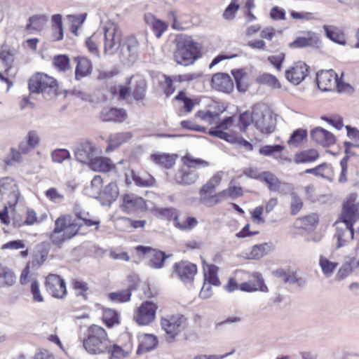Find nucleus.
Here are the masks:
<instances>
[{
    "label": "nucleus",
    "mask_w": 359,
    "mask_h": 359,
    "mask_svg": "<svg viewBox=\"0 0 359 359\" xmlns=\"http://www.w3.org/2000/svg\"><path fill=\"white\" fill-rule=\"evenodd\" d=\"M74 213L75 217L70 215H64L55 220V227L50 237L54 245L61 246L65 241L76 236L83 225L88 227L95 226V229H98L100 222L89 219L88 212H81L75 208Z\"/></svg>",
    "instance_id": "f257e3e1"
},
{
    "label": "nucleus",
    "mask_w": 359,
    "mask_h": 359,
    "mask_svg": "<svg viewBox=\"0 0 359 359\" xmlns=\"http://www.w3.org/2000/svg\"><path fill=\"white\" fill-rule=\"evenodd\" d=\"M176 41L174 59L177 64L188 66L201 56L200 46L191 36L180 34L177 36Z\"/></svg>",
    "instance_id": "f03ea898"
},
{
    "label": "nucleus",
    "mask_w": 359,
    "mask_h": 359,
    "mask_svg": "<svg viewBox=\"0 0 359 359\" xmlns=\"http://www.w3.org/2000/svg\"><path fill=\"white\" fill-rule=\"evenodd\" d=\"M83 346L90 354H102L109 350L111 341L103 327L92 325L87 330L86 337L83 340Z\"/></svg>",
    "instance_id": "7ed1b4c3"
},
{
    "label": "nucleus",
    "mask_w": 359,
    "mask_h": 359,
    "mask_svg": "<svg viewBox=\"0 0 359 359\" xmlns=\"http://www.w3.org/2000/svg\"><path fill=\"white\" fill-rule=\"evenodd\" d=\"M30 94H41L46 100H51L57 95L58 86L56 80L43 73H36L28 83Z\"/></svg>",
    "instance_id": "20e7f679"
},
{
    "label": "nucleus",
    "mask_w": 359,
    "mask_h": 359,
    "mask_svg": "<svg viewBox=\"0 0 359 359\" xmlns=\"http://www.w3.org/2000/svg\"><path fill=\"white\" fill-rule=\"evenodd\" d=\"M161 327L171 340H175L187 327V318L181 313L168 314L161 318Z\"/></svg>",
    "instance_id": "39448f33"
},
{
    "label": "nucleus",
    "mask_w": 359,
    "mask_h": 359,
    "mask_svg": "<svg viewBox=\"0 0 359 359\" xmlns=\"http://www.w3.org/2000/svg\"><path fill=\"white\" fill-rule=\"evenodd\" d=\"M254 125L260 133L266 135L274 132L276 128L271 112L261 104L254 107Z\"/></svg>",
    "instance_id": "423d86ee"
},
{
    "label": "nucleus",
    "mask_w": 359,
    "mask_h": 359,
    "mask_svg": "<svg viewBox=\"0 0 359 359\" xmlns=\"http://www.w3.org/2000/svg\"><path fill=\"white\" fill-rule=\"evenodd\" d=\"M19 196L18 186L14 179L10 177L0 179V203H7L13 208L18 203Z\"/></svg>",
    "instance_id": "0eeeda50"
},
{
    "label": "nucleus",
    "mask_w": 359,
    "mask_h": 359,
    "mask_svg": "<svg viewBox=\"0 0 359 359\" xmlns=\"http://www.w3.org/2000/svg\"><path fill=\"white\" fill-rule=\"evenodd\" d=\"M151 201H146L143 198L134 194H125L122 196L121 209L128 214H134L149 211Z\"/></svg>",
    "instance_id": "6e6552de"
},
{
    "label": "nucleus",
    "mask_w": 359,
    "mask_h": 359,
    "mask_svg": "<svg viewBox=\"0 0 359 359\" xmlns=\"http://www.w3.org/2000/svg\"><path fill=\"white\" fill-rule=\"evenodd\" d=\"M234 118L233 116H226L224 119L218 121L215 126L209 129L208 134L217 137L229 142L236 141V137L231 133L233 127Z\"/></svg>",
    "instance_id": "1a4fd4ad"
},
{
    "label": "nucleus",
    "mask_w": 359,
    "mask_h": 359,
    "mask_svg": "<svg viewBox=\"0 0 359 359\" xmlns=\"http://www.w3.org/2000/svg\"><path fill=\"white\" fill-rule=\"evenodd\" d=\"M359 219V203L355 196H350L344 201L341 213V219L344 224L353 227Z\"/></svg>",
    "instance_id": "9d476101"
},
{
    "label": "nucleus",
    "mask_w": 359,
    "mask_h": 359,
    "mask_svg": "<svg viewBox=\"0 0 359 359\" xmlns=\"http://www.w3.org/2000/svg\"><path fill=\"white\" fill-rule=\"evenodd\" d=\"M74 154L78 161L89 164L95 158V155L100 154V152L92 142L86 140L75 145Z\"/></svg>",
    "instance_id": "9b49d317"
},
{
    "label": "nucleus",
    "mask_w": 359,
    "mask_h": 359,
    "mask_svg": "<svg viewBox=\"0 0 359 359\" xmlns=\"http://www.w3.org/2000/svg\"><path fill=\"white\" fill-rule=\"evenodd\" d=\"M339 78L333 69H321L316 73L318 88L322 91L336 90Z\"/></svg>",
    "instance_id": "f8f14e48"
},
{
    "label": "nucleus",
    "mask_w": 359,
    "mask_h": 359,
    "mask_svg": "<svg viewBox=\"0 0 359 359\" xmlns=\"http://www.w3.org/2000/svg\"><path fill=\"white\" fill-rule=\"evenodd\" d=\"M158 306L151 301L143 302L134 315V320L140 325H147L156 318Z\"/></svg>",
    "instance_id": "ddd939ff"
},
{
    "label": "nucleus",
    "mask_w": 359,
    "mask_h": 359,
    "mask_svg": "<svg viewBox=\"0 0 359 359\" xmlns=\"http://www.w3.org/2000/svg\"><path fill=\"white\" fill-rule=\"evenodd\" d=\"M139 43L135 37L129 38L122 46L120 60L123 65H133L138 57Z\"/></svg>",
    "instance_id": "4468645a"
},
{
    "label": "nucleus",
    "mask_w": 359,
    "mask_h": 359,
    "mask_svg": "<svg viewBox=\"0 0 359 359\" xmlns=\"http://www.w3.org/2000/svg\"><path fill=\"white\" fill-rule=\"evenodd\" d=\"M121 34L118 28L111 25L104 29V53L114 54L120 47Z\"/></svg>",
    "instance_id": "2eb2a0df"
},
{
    "label": "nucleus",
    "mask_w": 359,
    "mask_h": 359,
    "mask_svg": "<svg viewBox=\"0 0 359 359\" xmlns=\"http://www.w3.org/2000/svg\"><path fill=\"white\" fill-rule=\"evenodd\" d=\"M259 181L264 183L271 192L283 194L290 189L289 184L281 182L276 175L269 171L261 172Z\"/></svg>",
    "instance_id": "dca6fc26"
},
{
    "label": "nucleus",
    "mask_w": 359,
    "mask_h": 359,
    "mask_svg": "<svg viewBox=\"0 0 359 359\" xmlns=\"http://www.w3.org/2000/svg\"><path fill=\"white\" fill-rule=\"evenodd\" d=\"M174 270L184 284L191 285L197 273V266L189 262H181L175 264Z\"/></svg>",
    "instance_id": "f3484780"
},
{
    "label": "nucleus",
    "mask_w": 359,
    "mask_h": 359,
    "mask_svg": "<svg viewBox=\"0 0 359 359\" xmlns=\"http://www.w3.org/2000/svg\"><path fill=\"white\" fill-rule=\"evenodd\" d=\"M47 291L55 298H62L67 294L65 280L56 274H49L45 283Z\"/></svg>",
    "instance_id": "a211bd4d"
},
{
    "label": "nucleus",
    "mask_w": 359,
    "mask_h": 359,
    "mask_svg": "<svg viewBox=\"0 0 359 359\" xmlns=\"http://www.w3.org/2000/svg\"><path fill=\"white\" fill-rule=\"evenodd\" d=\"M137 250L144 255L149 259L148 265L154 269L162 268L165 259L168 257L165 252L149 247L138 245Z\"/></svg>",
    "instance_id": "6ab92c4d"
},
{
    "label": "nucleus",
    "mask_w": 359,
    "mask_h": 359,
    "mask_svg": "<svg viewBox=\"0 0 359 359\" xmlns=\"http://www.w3.org/2000/svg\"><path fill=\"white\" fill-rule=\"evenodd\" d=\"M311 139L323 147H330L336 142L335 136L321 127H316L310 132Z\"/></svg>",
    "instance_id": "aec40b11"
},
{
    "label": "nucleus",
    "mask_w": 359,
    "mask_h": 359,
    "mask_svg": "<svg viewBox=\"0 0 359 359\" xmlns=\"http://www.w3.org/2000/svg\"><path fill=\"white\" fill-rule=\"evenodd\" d=\"M211 81L212 88L218 91L229 93L233 89V81L227 74H215L213 75Z\"/></svg>",
    "instance_id": "412c9836"
},
{
    "label": "nucleus",
    "mask_w": 359,
    "mask_h": 359,
    "mask_svg": "<svg viewBox=\"0 0 359 359\" xmlns=\"http://www.w3.org/2000/svg\"><path fill=\"white\" fill-rule=\"evenodd\" d=\"M198 173L187 165H184L174 176V181L180 185H190L196 182Z\"/></svg>",
    "instance_id": "4be33fe9"
},
{
    "label": "nucleus",
    "mask_w": 359,
    "mask_h": 359,
    "mask_svg": "<svg viewBox=\"0 0 359 359\" xmlns=\"http://www.w3.org/2000/svg\"><path fill=\"white\" fill-rule=\"evenodd\" d=\"M41 142V138L39 132L34 130H29L24 141L20 142L18 149L24 154H27L32 150L36 148Z\"/></svg>",
    "instance_id": "5701e85b"
},
{
    "label": "nucleus",
    "mask_w": 359,
    "mask_h": 359,
    "mask_svg": "<svg viewBox=\"0 0 359 359\" xmlns=\"http://www.w3.org/2000/svg\"><path fill=\"white\" fill-rule=\"evenodd\" d=\"M127 114L122 109L104 107L100 112V118L104 122H123L126 118Z\"/></svg>",
    "instance_id": "b1692460"
},
{
    "label": "nucleus",
    "mask_w": 359,
    "mask_h": 359,
    "mask_svg": "<svg viewBox=\"0 0 359 359\" xmlns=\"http://www.w3.org/2000/svg\"><path fill=\"white\" fill-rule=\"evenodd\" d=\"M239 290L243 292H251L257 290L267 292L268 288L264 284L261 274L255 273L252 275V279L239 285Z\"/></svg>",
    "instance_id": "393cba45"
},
{
    "label": "nucleus",
    "mask_w": 359,
    "mask_h": 359,
    "mask_svg": "<svg viewBox=\"0 0 359 359\" xmlns=\"http://www.w3.org/2000/svg\"><path fill=\"white\" fill-rule=\"evenodd\" d=\"M341 227H337V231L334 236V238L337 239L336 248H340L345 246L350 241L353 239L354 229L353 226L350 227L345 225Z\"/></svg>",
    "instance_id": "a878e982"
},
{
    "label": "nucleus",
    "mask_w": 359,
    "mask_h": 359,
    "mask_svg": "<svg viewBox=\"0 0 359 359\" xmlns=\"http://www.w3.org/2000/svg\"><path fill=\"white\" fill-rule=\"evenodd\" d=\"M138 339L139 346L136 352L137 355L153 350L158 343L156 337L151 334H142Z\"/></svg>",
    "instance_id": "bb28decb"
},
{
    "label": "nucleus",
    "mask_w": 359,
    "mask_h": 359,
    "mask_svg": "<svg viewBox=\"0 0 359 359\" xmlns=\"http://www.w3.org/2000/svg\"><path fill=\"white\" fill-rule=\"evenodd\" d=\"M176 158L177 155L165 153L152 154L150 156V159L154 163L167 169L175 165Z\"/></svg>",
    "instance_id": "cd10ccee"
},
{
    "label": "nucleus",
    "mask_w": 359,
    "mask_h": 359,
    "mask_svg": "<svg viewBox=\"0 0 359 359\" xmlns=\"http://www.w3.org/2000/svg\"><path fill=\"white\" fill-rule=\"evenodd\" d=\"M89 165L93 170L103 172H109L114 168V164L109 158L99 155H95Z\"/></svg>",
    "instance_id": "c85d7f7f"
},
{
    "label": "nucleus",
    "mask_w": 359,
    "mask_h": 359,
    "mask_svg": "<svg viewBox=\"0 0 359 359\" xmlns=\"http://www.w3.org/2000/svg\"><path fill=\"white\" fill-rule=\"evenodd\" d=\"M149 212H152L156 217L166 220L177 219L178 215L177 210L173 208H158L153 203L150 205Z\"/></svg>",
    "instance_id": "c756f323"
},
{
    "label": "nucleus",
    "mask_w": 359,
    "mask_h": 359,
    "mask_svg": "<svg viewBox=\"0 0 359 359\" xmlns=\"http://www.w3.org/2000/svg\"><path fill=\"white\" fill-rule=\"evenodd\" d=\"M273 248L272 243H264L259 245H255L250 252L247 253V257L250 259H259L269 254Z\"/></svg>",
    "instance_id": "7c9ffc66"
},
{
    "label": "nucleus",
    "mask_w": 359,
    "mask_h": 359,
    "mask_svg": "<svg viewBox=\"0 0 359 359\" xmlns=\"http://www.w3.org/2000/svg\"><path fill=\"white\" fill-rule=\"evenodd\" d=\"M132 136L130 132L118 133L111 135L109 140V145L106 151H109L118 148L122 144L130 140Z\"/></svg>",
    "instance_id": "2f4dec72"
},
{
    "label": "nucleus",
    "mask_w": 359,
    "mask_h": 359,
    "mask_svg": "<svg viewBox=\"0 0 359 359\" xmlns=\"http://www.w3.org/2000/svg\"><path fill=\"white\" fill-rule=\"evenodd\" d=\"M309 69H287L285 77L294 85L299 84L308 75Z\"/></svg>",
    "instance_id": "473e14b6"
},
{
    "label": "nucleus",
    "mask_w": 359,
    "mask_h": 359,
    "mask_svg": "<svg viewBox=\"0 0 359 359\" xmlns=\"http://www.w3.org/2000/svg\"><path fill=\"white\" fill-rule=\"evenodd\" d=\"M309 37H297L294 41L290 43V48H304L318 46L320 41L313 33H309Z\"/></svg>",
    "instance_id": "72a5a7b5"
},
{
    "label": "nucleus",
    "mask_w": 359,
    "mask_h": 359,
    "mask_svg": "<svg viewBox=\"0 0 359 359\" xmlns=\"http://www.w3.org/2000/svg\"><path fill=\"white\" fill-rule=\"evenodd\" d=\"M16 56V50L4 43L0 50V59L7 67H12Z\"/></svg>",
    "instance_id": "f704fd0d"
},
{
    "label": "nucleus",
    "mask_w": 359,
    "mask_h": 359,
    "mask_svg": "<svg viewBox=\"0 0 359 359\" xmlns=\"http://www.w3.org/2000/svg\"><path fill=\"white\" fill-rule=\"evenodd\" d=\"M318 157L319 154L317 150L307 149L296 154L294 161L296 163H307L315 161Z\"/></svg>",
    "instance_id": "c9c22d12"
},
{
    "label": "nucleus",
    "mask_w": 359,
    "mask_h": 359,
    "mask_svg": "<svg viewBox=\"0 0 359 359\" xmlns=\"http://www.w3.org/2000/svg\"><path fill=\"white\" fill-rule=\"evenodd\" d=\"M15 283L13 271L0 263V287L12 286Z\"/></svg>",
    "instance_id": "e433bc0d"
},
{
    "label": "nucleus",
    "mask_w": 359,
    "mask_h": 359,
    "mask_svg": "<svg viewBox=\"0 0 359 359\" xmlns=\"http://www.w3.org/2000/svg\"><path fill=\"white\" fill-rule=\"evenodd\" d=\"M48 18L45 15H34L29 18V23L26 26L27 30H41L47 22Z\"/></svg>",
    "instance_id": "4c0bfd02"
},
{
    "label": "nucleus",
    "mask_w": 359,
    "mask_h": 359,
    "mask_svg": "<svg viewBox=\"0 0 359 359\" xmlns=\"http://www.w3.org/2000/svg\"><path fill=\"white\" fill-rule=\"evenodd\" d=\"M196 118L213 127L219 121V114L217 112H212L210 111H198L196 114Z\"/></svg>",
    "instance_id": "58836bf2"
},
{
    "label": "nucleus",
    "mask_w": 359,
    "mask_h": 359,
    "mask_svg": "<svg viewBox=\"0 0 359 359\" xmlns=\"http://www.w3.org/2000/svg\"><path fill=\"white\" fill-rule=\"evenodd\" d=\"M218 267L215 265H208L207 268H204V281L212 284V285L218 286L220 284L217 276Z\"/></svg>",
    "instance_id": "ea45409f"
},
{
    "label": "nucleus",
    "mask_w": 359,
    "mask_h": 359,
    "mask_svg": "<svg viewBox=\"0 0 359 359\" xmlns=\"http://www.w3.org/2000/svg\"><path fill=\"white\" fill-rule=\"evenodd\" d=\"M132 295L131 290L126 288L123 290L112 292L108 294L109 299L114 303H125L130 300Z\"/></svg>",
    "instance_id": "a19ab883"
},
{
    "label": "nucleus",
    "mask_w": 359,
    "mask_h": 359,
    "mask_svg": "<svg viewBox=\"0 0 359 359\" xmlns=\"http://www.w3.org/2000/svg\"><path fill=\"white\" fill-rule=\"evenodd\" d=\"M118 188L116 183H109L104 189L102 191L100 195L109 203H111L116 201L118 196Z\"/></svg>",
    "instance_id": "79ce46f5"
},
{
    "label": "nucleus",
    "mask_w": 359,
    "mask_h": 359,
    "mask_svg": "<svg viewBox=\"0 0 359 359\" xmlns=\"http://www.w3.org/2000/svg\"><path fill=\"white\" fill-rule=\"evenodd\" d=\"M200 202L206 207H212L224 201V193L219 192L215 195L200 196Z\"/></svg>",
    "instance_id": "37998d69"
},
{
    "label": "nucleus",
    "mask_w": 359,
    "mask_h": 359,
    "mask_svg": "<svg viewBox=\"0 0 359 359\" xmlns=\"http://www.w3.org/2000/svg\"><path fill=\"white\" fill-rule=\"evenodd\" d=\"M319 265L321 267L323 273L327 278H330L334 273V271L337 266V262H333L327 258L320 256L319 259Z\"/></svg>",
    "instance_id": "c03bdc74"
},
{
    "label": "nucleus",
    "mask_w": 359,
    "mask_h": 359,
    "mask_svg": "<svg viewBox=\"0 0 359 359\" xmlns=\"http://www.w3.org/2000/svg\"><path fill=\"white\" fill-rule=\"evenodd\" d=\"M175 224L181 230H191L197 225L198 222L195 217L189 216L184 217L181 221L177 215V219L175 220Z\"/></svg>",
    "instance_id": "a18cd8bd"
},
{
    "label": "nucleus",
    "mask_w": 359,
    "mask_h": 359,
    "mask_svg": "<svg viewBox=\"0 0 359 359\" xmlns=\"http://www.w3.org/2000/svg\"><path fill=\"white\" fill-rule=\"evenodd\" d=\"M355 269H356L352 264V262L348 257H347L345 262L342 264L338 271L336 275V278L340 281L348 277Z\"/></svg>",
    "instance_id": "49530a36"
},
{
    "label": "nucleus",
    "mask_w": 359,
    "mask_h": 359,
    "mask_svg": "<svg viewBox=\"0 0 359 359\" xmlns=\"http://www.w3.org/2000/svg\"><path fill=\"white\" fill-rule=\"evenodd\" d=\"M102 319L105 325L109 327H111L115 324L118 323V313L111 309L104 310Z\"/></svg>",
    "instance_id": "de8ad7c7"
},
{
    "label": "nucleus",
    "mask_w": 359,
    "mask_h": 359,
    "mask_svg": "<svg viewBox=\"0 0 359 359\" xmlns=\"http://www.w3.org/2000/svg\"><path fill=\"white\" fill-rule=\"evenodd\" d=\"M307 135L306 130L302 128L297 129L291 135L287 143L290 145L297 147L307 137Z\"/></svg>",
    "instance_id": "09e8293b"
},
{
    "label": "nucleus",
    "mask_w": 359,
    "mask_h": 359,
    "mask_svg": "<svg viewBox=\"0 0 359 359\" xmlns=\"http://www.w3.org/2000/svg\"><path fill=\"white\" fill-rule=\"evenodd\" d=\"M257 81L259 83L267 85L272 88H280L281 87V85L276 77L269 74H264L259 76Z\"/></svg>",
    "instance_id": "8fccbe9b"
},
{
    "label": "nucleus",
    "mask_w": 359,
    "mask_h": 359,
    "mask_svg": "<svg viewBox=\"0 0 359 359\" xmlns=\"http://www.w3.org/2000/svg\"><path fill=\"white\" fill-rule=\"evenodd\" d=\"M240 128L243 131H245L248 127L254 123V107L252 111H246L239 116Z\"/></svg>",
    "instance_id": "3c124183"
},
{
    "label": "nucleus",
    "mask_w": 359,
    "mask_h": 359,
    "mask_svg": "<svg viewBox=\"0 0 359 359\" xmlns=\"http://www.w3.org/2000/svg\"><path fill=\"white\" fill-rule=\"evenodd\" d=\"M184 164L191 169L196 168H205L209 165V163L201 158H194L191 156H185L183 158Z\"/></svg>",
    "instance_id": "603ef678"
},
{
    "label": "nucleus",
    "mask_w": 359,
    "mask_h": 359,
    "mask_svg": "<svg viewBox=\"0 0 359 359\" xmlns=\"http://www.w3.org/2000/svg\"><path fill=\"white\" fill-rule=\"evenodd\" d=\"M323 29L325 30L326 36L332 41L340 45L346 44V40L344 36L342 34L335 33L332 29H331L330 26L324 25Z\"/></svg>",
    "instance_id": "864d4df0"
},
{
    "label": "nucleus",
    "mask_w": 359,
    "mask_h": 359,
    "mask_svg": "<svg viewBox=\"0 0 359 359\" xmlns=\"http://www.w3.org/2000/svg\"><path fill=\"white\" fill-rule=\"evenodd\" d=\"M70 157L69 151L65 149H55L51 154L52 161L57 163H62L66 159L70 158Z\"/></svg>",
    "instance_id": "5fc2aeb1"
},
{
    "label": "nucleus",
    "mask_w": 359,
    "mask_h": 359,
    "mask_svg": "<svg viewBox=\"0 0 359 359\" xmlns=\"http://www.w3.org/2000/svg\"><path fill=\"white\" fill-rule=\"evenodd\" d=\"M106 353H110V359H121L126 357L128 354V352L125 351L121 347L111 344L110 348Z\"/></svg>",
    "instance_id": "6e6d98bb"
},
{
    "label": "nucleus",
    "mask_w": 359,
    "mask_h": 359,
    "mask_svg": "<svg viewBox=\"0 0 359 359\" xmlns=\"http://www.w3.org/2000/svg\"><path fill=\"white\" fill-rule=\"evenodd\" d=\"M238 0H231V3L228 5L224 11L223 17L226 20L234 18L235 13L240 8V5L238 4Z\"/></svg>",
    "instance_id": "4d7b16f0"
},
{
    "label": "nucleus",
    "mask_w": 359,
    "mask_h": 359,
    "mask_svg": "<svg viewBox=\"0 0 359 359\" xmlns=\"http://www.w3.org/2000/svg\"><path fill=\"white\" fill-rule=\"evenodd\" d=\"M22 154L20 150H16L14 148H11L10 153L5 160V163L8 165H12L14 163H20L22 161Z\"/></svg>",
    "instance_id": "13d9d810"
},
{
    "label": "nucleus",
    "mask_w": 359,
    "mask_h": 359,
    "mask_svg": "<svg viewBox=\"0 0 359 359\" xmlns=\"http://www.w3.org/2000/svg\"><path fill=\"white\" fill-rule=\"evenodd\" d=\"M30 290L34 302H43L44 301L43 296L39 288V283L37 280H34L32 282Z\"/></svg>",
    "instance_id": "bf43d9fd"
},
{
    "label": "nucleus",
    "mask_w": 359,
    "mask_h": 359,
    "mask_svg": "<svg viewBox=\"0 0 359 359\" xmlns=\"http://www.w3.org/2000/svg\"><path fill=\"white\" fill-rule=\"evenodd\" d=\"M291 214L292 215H297L303 206V202L302 199L297 196V194L292 192L291 193Z\"/></svg>",
    "instance_id": "052dcab7"
},
{
    "label": "nucleus",
    "mask_w": 359,
    "mask_h": 359,
    "mask_svg": "<svg viewBox=\"0 0 359 359\" xmlns=\"http://www.w3.org/2000/svg\"><path fill=\"white\" fill-rule=\"evenodd\" d=\"M133 181L137 186L139 187H150L154 184V180L151 175L146 177L134 175Z\"/></svg>",
    "instance_id": "680f3d73"
},
{
    "label": "nucleus",
    "mask_w": 359,
    "mask_h": 359,
    "mask_svg": "<svg viewBox=\"0 0 359 359\" xmlns=\"http://www.w3.org/2000/svg\"><path fill=\"white\" fill-rule=\"evenodd\" d=\"M151 28L154 35L157 38H160L163 33L166 30L167 25L164 22L160 20L154 19L151 25Z\"/></svg>",
    "instance_id": "e2e57ef3"
},
{
    "label": "nucleus",
    "mask_w": 359,
    "mask_h": 359,
    "mask_svg": "<svg viewBox=\"0 0 359 359\" xmlns=\"http://www.w3.org/2000/svg\"><path fill=\"white\" fill-rule=\"evenodd\" d=\"M45 196L54 203H60L65 198L64 195L60 193L57 189L54 187L48 189L46 191Z\"/></svg>",
    "instance_id": "0e129e2a"
},
{
    "label": "nucleus",
    "mask_w": 359,
    "mask_h": 359,
    "mask_svg": "<svg viewBox=\"0 0 359 359\" xmlns=\"http://www.w3.org/2000/svg\"><path fill=\"white\" fill-rule=\"evenodd\" d=\"M283 150V147L280 144L265 145L259 149V154L268 156L275 152H280Z\"/></svg>",
    "instance_id": "69168bd1"
},
{
    "label": "nucleus",
    "mask_w": 359,
    "mask_h": 359,
    "mask_svg": "<svg viewBox=\"0 0 359 359\" xmlns=\"http://www.w3.org/2000/svg\"><path fill=\"white\" fill-rule=\"evenodd\" d=\"M70 60L67 55H57L53 57L55 67H69Z\"/></svg>",
    "instance_id": "338daca9"
},
{
    "label": "nucleus",
    "mask_w": 359,
    "mask_h": 359,
    "mask_svg": "<svg viewBox=\"0 0 359 359\" xmlns=\"http://www.w3.org/2000/svg\"><path fill=\"white\" fill-rule=\"evenodd\" d=\"M74 288L76 292L77 297H81L83 299H86V292L88 291V287L87 284L81 280H75L74 282Z\"/></svg>",
    "instance_id": "774afa93"
}]
</instances>
